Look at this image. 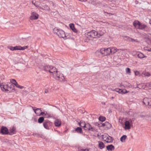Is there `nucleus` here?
<instances>
[{
	"mask_svg": "<svg viewBox=\"0 0 151 151\" xmlns=\"http://www.w3.org/2000/svg\"><path fill=\"white\" fill-rule=\"evenodd\" d=\"M104 33V32L101 31L97 32L93 30L88 32L86 34L85 36L88 40H90L92 39L93 38L99 37L103 35Z\"/></svg>",
	"mask_w": 151,
	"mask_h": 151,
	"instance_id": "f257e3e1",
	"label": "nucleus"
},
{
	"mask_svg": "<svg viewBox=\"0 0 151 151\" xmlns=\"http://www.w3.org/2000/svg\"><path fill=\"white\" fill-rule=\"evenodd\" d=\"M53 31L54 34H56L60 37L64 39H66L68 38L62 29L55 28L53 29Z\"/></svg>",
	"mask_w": 151,
	"mask_h": 151,
	"instance_id": "f03ea898",
	"label": "nucleus"
},
{
	"mask_svg": "<svg viewBox=\"0 0 151 151\" xmlns=\"http://www.w3.org/2000/svg\"><path fill=\"white\" fill-rule=\"evenodd\" d=\"M102 139L103 140L107 143H111L113 140V138L107 134L103 135Z\"/></svg>",
	"mask_w": 151,
	"mask_h": 151,
	"instance_id": "7ed1b4c3",
	"label": "nucleus"
},
{
	"mask_svg": "<svg viewBox=\"0 0 151 151\" xmlns=\"http://www.w3.org/2000/svg\"><path fill=\"white\" fill-rule=\"evenodd\" d=\"M57 71H58V70L55 67L51 66V68H50L49 72L52 74L54 78H58V77L55 74L56 73Z\"/></svg>",
	"mask_w": 151,
	"mask_h": 151,
	"instance_id": "20e7f679",
	"label": "nucleus"
},
{
	"mask_svg": "<svg viewBox=\"0 0 151 151\" xmlns=\"http://www.w3.org/2000/svg\"><path fill=\"white\" fill-rule=\"evenodd\" d=\"M0 87L3 91L7 92L9 91L8 89L9 87L8 84L5 85L3 83H2L0 85Z\"/></svg>",
	"mask_w": 151,
	"mask_h": 151,
	"instance_id": "39448f33",
	"label": "nucleus"
},
{
	"mask_svg": "<svg viewBox=\"0 0 151 151\" xmlns=\"http://www.w3.org/2000/svg\"><path fill=\"white\" fill-rule=\"evenodd\" d=\"M56 76L58 77V78H55L56 80H58L60 81H63L64 79V77L63 74L60 73L59 71H57L55 74Z\"/></svg>",
	"mask_w": 151,
	"mask_h": 151,
	"instance_id": "423d86ee",
	"label": "nucleus"
},
{
	"mask_svg": "<svg viewBox=\"0 0 151 151\" xmlns=\"http://www.w3.org/2000/svg\"><path fill=\"white\" fill-rule=\"evenodd\" d=\"M43 125L45 128L47 129H49L50 128L52 123L49 121H47L44 122Z\"/></svg>",
	"mask_w": 151,
	"mask_h": 151,
	"instance_id": "0eeeda50",
	"label": "nucleus"
},
{
	"mask_svg": "<svg viewBox=\"0 0 151 151\" xmlns=\"http://www.w3.org/2000/svg\"><path fill=\"white\" fill-rule=\"evenodd\" d=\"M84 126V128L85 130H88L92 131L94 130V129L88 123L86 124H85Z\"/></svg>",
	"mask_w": 151,
	"mask_h": 151,
	"instance_id": "6e6552de",
	"label": "nucleus"
},
{
	"mask_svg": "<svg viewBox=\"0 0 151 151\" xmlns=\"http://www.w3.org/2000/svg\"><path fill=\"white\" fill-rule=\"evenodd\" d=\"M39 15L35 12L32 13L30 17V19L32 20L36 19L38 18Z\"/></svg>",
	"mask_w": 151,
	"mask_h": 151,
	"instance_id": "1a4fd4ad",
	"label": "nucleus"
},
{
	"mask_svg": "<svg viewBox=\"0 0 151 151\" xmlns=\"http://www.w3.org/2000/svg\"><path fill=\"white\" fill-rule=\"evenodd\" d=\"M1 130V132L2 134H9V132L8 129L6 127H2Z\"/></svg>",
	"mask_w": 151,
	"mask_h": 151,
	"instance_id": "9d476101",
	"label": "nucleus"
},
{
	"mask_svg": "<svg viewBox=\"0 0 151 151\" xmlns=\"http://www.w3.org/2000/svg\"><path fill=\"white\" fill-rule=\"evenodd\" d=\"M124 128L125 130L129 129L131 128V125L129 121H126L124 122Z\"/></svg>",
	"mask_w": 151,
	"mask_h": 151,
	"instance_id": "9b49d317",
	"label": "nucleus"
},
{
	"mask_svg": "<svg viewBox=\"0 0 151 151\" xmlns=\"http://www.w3.org/2000/svg\"><path fill=\"white\" fill-rule=\"evenodd\" d=\"M34 107H32V108L36 114L38 116H40V114L42 111L41 108H37L35 109L34 108Z\"/></svg>",
	"mask_w": 151,
	"mask_h": 151,
	"instance_id": "f8f14e48",
	"label": "nucleus"
},
{
	"mask_svg": "<svg viewBox=\"0 0 151 151\" xmlns=\"http://www.w3.org/2000/svg\"><path fill=\"white\" fill-rule=\"evenodd\" d=\"M146 37V41L149 44L151 45V34H148Z\"/></svg>",
	"mask_w": 151,
	"mask_h": 151,
	"instance_id": "ddd939ff",
	"label": "nucleus"
},
{
	"mask_svg": "<svg viewBox=\"0 0 151 151\" xmlns=\"http://www.w3.org/2000/svg\"><path fill=\"white\" fill-rule=\"evenodd\" d=\"M146 37V41L149 44L151 45V34H148Z\"/></svg>",
	"mask_w": 151,
	"mask_h": 151,
	"instance_id": "4468645a",
	"label": "nucleus"
},
{
	"mask_svg": "<svg viewBox=\"0 0 151 151\" xmlns=\"http://www.w3.org/2000/svg\"><path fill=\"white\" fill-rule=\"evenodd\" d=\"M150 98H145L143 100V102L146 105H149Z\"/></svg>",
	"mask_w": 151,
	"mask_h": 151,
	"instance_id": "2eb2a0df",
	"label": "nucleus"
},
{
	"mask_svg": "<svg viewBox=\"0 0 151 151\" xmlns=\"http://www.w3.org/2000/svg\"><path fill=\"white\" fill-rule=\"evenodd\" d=\"M61 124V121L59 119H57L55 121V125L56 127H59Z\"/></svg>",
	"mask_w": 151,
	"mask_h": 151,
	"instance_id": "dca6fc26",
	"label": "nucleus"
},
{
	"mask_svg": "<svg viewBox=\"0 0 151 151\" xmlns=\"http://www.w3.org/2000/svg\"><path fill=\"white\" fill-rule=\"evenodd\" d=\"M102 126L104 127H106L109 128L111 127V124L107 122H105L102 124Z\"/></svg>",
	"mask_w": 151,
	"mask_h": 151,
	"instance_id": "f3484780",
	"label": "nucleus"
},
{
	"mask_svg": "<svg viewBox=\"0 0 151 151\" xmlns=\"http://www.w3.org/2000/svg\"><path fill=\"white\" fill-rule=\"evenodd\" d=\"M98 142V147L100 149H102L105 147V145L102 142L99 141Z\"/></svg>",
	"mask_w": 151,
	"mask_h": 151,
	"instance_id": "a211bd4d",
	"label": "nucleus"
},
{
	"mask_svg": "<svg viewBox=\"0 0 151 151\" xmlns=\"http://www.w3.org/2000/svg\"><path fill=\"white\" fill-rule=\"evenodd\" d=\"M69 27L72 30L75 32H77V30L75 29L74 27V25L73 24L71 23L69 24Z\"/></svg>",
	"mask_w": 151,
	"mask_h": 151,
	"instance_id": "6ab92c4d",
	"label": "nucleus"
},
{
	"mask_svg": "<svg viewBox=\"0 0 151 151\" xmlns=\"http://www.w3.org/2000/svg\"><path fill=\"white\" fill-rule=\"evenodd\" d=\"M111 53H114L118 51L119 49H117L115 47H110Z\"/></svg>",
	"mask_w": 151,
	"mask_h": 151,
	"instance_id": "aec40b11",
	"label": "nucleus"
},
{
	"mask_svg": "<svg viewBox=\"0 0 151 151\" xmlns=\"http://www.w3.org/2000/svg\"><path fill=\"white\" fill-rule=\"evenodd\" d=\"M16 129L14 127H12V128L10 129L9 130V133L10 135H12L15 133Z\"/></svg>",
	"mask_w": 151,
	"mask_h": 151,
	"instance_id": "412c9836",
	"label": "nucleus"
},
{
	"mask_svg": "<svg viewBox=\"0 0 151 151\" xmlns=\"http://www.w3.org/2000/svg\"><path fill=\"white\" fill-rule=\"evenodd\" d=\"M140 22L138 21H135L133 23V25L135 27L138 29Z\"/></svg>",
	"mask_w": 151,
	"mask_h": 151,
	"instance_id": "4be33fe9",
	"label": "nucleus"
},
{
	"mask_svg": "<svg viewBox=\"0 0 151 151\" xmlns=\"http://www.w3.org/2000/svg\"><path fill=\"white\" fill-rule=\"evenodd\" d=\"M106 149L108 150L112 151L114 149V147L112 145H108L106 147Z\"/></svg>",
	"mask_w": 151,
	"mask_h": 151,
	"instance_id": "5701e85b",
	"label": "nucleus"
},
{
	"mask_svg": "<svg viewBox=\"0 0 151 151\" xmlns=\"http://www.w3.org/2000/svg\"><path fill=\"white\" fill-rule=\"evenodd\" d=\"M146 27V26L145 25L140 23L138 29H143L145 28Z\"/></svg>",
	"mask_w": 151,
	"mask_h": 151,
	"instance_id": "b1692460",
	"label": "nucleus"
},
{
	"mask_svg": "<svg viewBox=\"0 0 151 151\" xmlns=\"http://www.w3.org/2000/svg\"><path fill=\"white\" fill-rule=\"evenodd\" d=\"M105 51L106 55H109L111 53L110 47L105 48Z\"/></svg>",
	"mask_w": 151,
	"mask_h": 151,
	"instance_id": "393cba45",
	"label": "nucleus"
},
{
	"mask_svg": "<svg viewBox=\"0 0 151 151\" xmlns=\"http://www.w3.org/2000/svg\"><path fill=\"white\" fill-rule=\"evenodd\" d=\"M51 68V66L49 65H46L43 67V68L44 70L46 71L49 72L50 69V68Z\"/></svg>",
	"mask_w": 151,
	"mask_h": 151,
	"instance_id": "a878e982",
	"label": "nucleus"
},
{
	"mask_svg": "<svg viewBox=\"0 0 151 151\" xmlns=\"http://www.w3.org/2000/svg\"><path fill=\"white\" fill-rule=\"evenodd\" d=\"M138 57L140 58H146L147 56L144 55V54L141 52L137 54Z\"/></svg>",
	"mask_w": 151,
	"mask_h": 151,
	"instance_id": "bb28decb",
	"label": "nucleus"
},
{
	"mask_svg": "<svg viewBox=\"0 0 151 151\" xmlns=\"http://www.w3.org/2000/svg\"><path fill=\"white\" fill-rule=\"evenodd\" d=\"M127 137L126 135H123L120 138V141L122 142H125V140Z\"/></svg>",
	"mask_w": 151,
	"mask_h": 151,
	"instance_id": "cd10ccee",
	"label": "nucleus"
},
{
	"mask_svg": "<svg viewBox=\"0 0 151 151\" xmlns=\"http://www.w3.org/2000/svg\"><path fill=\"white\" fill-rule=\"evenodd\" d=\"M105 48H102L100 49V52L102 54H104L106 55V51Z\"/></svg>",
	"mask_w": 151,
	"mask_h": 151,
	"instance_id": "c85d7f7f",
	"label": "nucleus"
},
{
	"mask_svg": "<svg viewBox=\"0 0 151 151\" xmlns=\"http://www.w3.org/2000/svg\"><path fill=\"white\" fill-rule=\"evenodd\" d=\"M10 82L11 83L14 85L15 86H16L17 83L16 81L14 79H10Z\"/></svg>",
	"mask_w": 151,
	"mask_h": 151,
	"instance_id": "c756f323",
	"label": "nucleus"
},
{
	"mask_svg": "<svg viewBox=\"0 0 151 151\" xmlns=\"http://www.w3.org/2000/svg\"><path fill=\"white\" fill-rule=\"evenodd\" d=\"M45 116V117L49 118L52 117V115L48 113L47 112H46Z\"/></svg>",
	"mask_w": 151,
	"mask_h": 151,
	"instance_id": "7c9ffc66",
	"label": "nucleus"
},
{
	"mask_svg": "<svg viewBox=\"0 0 151 151\" xmlns=\"http://www.w3.org/2000/svg\"><path fill=\"white\" fill-rule=\"evenodd\" d=\"M43 7V9L46 11H49L50 9L49 7L47 5H45L42 6Z\"/></svg>",
	"mask_w": 151,
	"mask_h": 151,
	"instance_id": "2f4dec72",
	"label": "nucleus"
},
{
	"mask_svg": "<svg viewBox=\"0 0 151 151\" xmlns=\"http://www.w3.org/2000/svg\"><path fill=\"white\" fill-rule=\"evenodd\" d=\"M44 118L43 117H40L38 119V122L40 123H41L44 121Z\"/></svg>",
	"mask_w": 151,
	"mask_h": 151,
	"instance_id": "473e14b6",
	"label": "nucleus"
},
{
	"mask_svg": "<svg viewBox=\"0 0 151 151\" xmlns=\"http://www.w3.org/2000/svg\"><path fill=\"white\" fill-rule=\"evenodd\" d=\"M127 92H128V91H127L125 89H121L120 92V93L123 94L127 93Z\"/></svg>",
	"mask_w": 151,
	"mask_h": 151,
	"instance_id": "72a5a7b5",
	"label": "nucleus"
},
{
	"mask_svg": "<svg viewBox=\"0 0 151 151\" xmlns=\"http://www.w3.org/2000/svg\"><path fill=\"white\" fill-rule=\"evenodd\" d=\"M75 131L81 133L82 132V130L81 127H77L75 129Z\"/></svg>",
	"mask_w": 151,
	"mask_h": 151,
	"instance_id": "f704fd0d",
	"label": "nucleus"
},
{
	"mask_svg": "<svg viewBox=\"0 0 151 151\" xmlns=\"http://www.w3.org/2000/svg\"><path fill=\"white\" fill-rule=\"evenodd\" d=\"M106 119V118L103 116H100L99 118V120L102 122L104 121Z\"/></svg>",
	"mask_w": 151,
	"mask_h": 151,
	"instance_id": "c9c22d12",
	"label": "nucleus"
},
{
	"mask_svg": "<svg viewBox=\"0 0 151 151\" xmlns=\"http://www.w3.org/2000/svg\"><path fill=\"white\" fill-rule=\"evenodd\" d=\"M78 123L81 127H83V128L84 127V125L86 124L85 122H80Z\"/></svg>",
	"mask_w": 151,
	"mask_h": 151,
	"instance_id": "e433bc0d",
	"label": "nucleus"
},
{
	"mask_svg": "<svg viewBox=\"0 0 151 151\" xmlns=\"http://www.w3.org/2000/svg\"><path fill=\"white\" fill-rule=\"evenodd\" d=\"M125 71L127 74H130L131 71L129 68H126L125 69Z\"/></svg>",
	"mask_w": 151,
	"mask_h": 151,
	"instance_id": "4c0bfd02",
	"label": "nucleus"
},
{
	"mask_svg": "<svg viewBox=\"0 0 151 151\" xmlns=\"http://www.w3.org/2000/svg\"><path fill=\"white\" fill-rule=\"evenodd\" d=\"M120 90H121V89L116 88L114 89L112 91H115L116 92H118L119 93H120Z\"/></svg>",
	"mask_w": 151,
	"mask_h": 151,
	"instance_id": "58836bf2",
	"label": "nucleus"
},
{
	"mask_svg": "<svg viewBox=\"0 0 151 151\" xmlns=\"http://www.w3.org/2000/svg\"><path fill=\"white\" fill-rule=\"evenodd\" d=\"M20 50H24L25 49H26L27 47V46H24L23 47H21V46H20Z\"/></svg>",
	"mask_w": 151,
	"mask_h": 151,
	"instance_id": "ea45409f",
	"label": "nucleus"
},
{
	"mask_svg": "<svg viewBox=\"0 0 151 151\" xmlns=\"http://www.w3.org/2000/svg\"><path fill=\"white\" fill-rule=\"evenodd\" d=\"M143 74L145 76H149L150 75V74L149 73L146 72L143 73Z\"/></svg>",
	"mask_w": 151,
	"mask_h": 151,
	"instance_id": "a19ab883",
	"label": "nucleus"
},
{
	"mask_svg": "<svg viewBox=\"0 0 151 151\" xmlns=\"http://www.w3.org/2000/svg\"><path fill=\"white\" fill-rule=\"evenodd\" d=\"M15 86H16L17 87L19 88L20 89H23L24 88V87L23 86H20L18 84V83Z\"/></svg>",
	"mask_w": 151,
	"mask_h": 151,
	"instance_id": "79ce46f5",
	"label": "nucleus"
},
{
	"mask_svg": "<svg viewBox=\"0 0 151 151\" xmlns=\"http://www.w3.org/2000/svg\"><path fill=\"white\" fill-rule=\"evenodd\" d=\"M20 46H16L14 47V48L15 50H20Z\"/></svg>",
	"mask_w": 151,
	"mask_h": 151,
	"instance_id": "37998d69",
	"label": "nucleus"
},
{
	"mask_svg": "<svg viewBox=\"0 0 151 151\" xmlns=\"http://www.w3.org/2000/svg\"><path fill=\"white\" fill-rule=\"evenodd\" d=\"M7 84H9V88H12V87L13 86V84H12V83H8Z\"/></svg>",
	"mask_w": 151,
	"mask_h": 151,
	"instance_id": "c03bdc74",
	"label": "nucleus"
},
{
	"mask_svg": "<svg viewBox=\"0 0 151 151\" xmlns=\"http://www.w3.org/2000/svg\"><path fill=\"white\" fill-rule=\"evenodd\" d=\"M8 48L12 51L14 50V47H12V46H10L9 47H8Z\"/></svg>",
	"mask_w": 151,
	"mask_h": 151,
	"instance_id": "a18cd8bd",
	"label": "nucleus"
},
{
	"mask_svg": "<svg viewBox=\"0 0 151 151\" xmlns=\"http://www.w3.org/2000/svg\"><path fill=\"white\" fill-rule=\"evenodd\" d=\"M78 151H88V150L87 149H81L78 150Z\"/></svg>",
	"mask_w": 151,
	"mask_h": 151,
	"instance_id": "49530a36",
	"label": "nucleus"
},
{
	"mask_svg": "<svg viewBox=\"0 0 151 151\" xmlns=\"http://www.w3.org/2000/svg\"><path fill=\"white\" fill-rule=\"evenodd\" d=\"M129 41H130L131 40L132 38L131 37H130L128 36H125V37Z\"/></svg>",
	"mask_w": 151,
	"mask_h": 151,
	"instance_id": "de8ad7c7",
	"label": "nucleus"
},
{
	"mask_svg": "<svg viewBox=\"0 0 151 151\" xmlns=\"http://www.w3.org/2000/svg\"><path fill=\"white\" fill-rule=\"evenodd\" d=\"M46 112H41L40 114V116H43V115H45V114Z\"/></svg>",
	"mask_w": 151,
	"mask_h": 151,
	"instance_id": "09e8293b",
	"label": "nucleus"
},
{
	"mask_svg": "<svg viewBox=\"0 0 151 151\" xmlns=\"http://www.w3.org/2000/svg\"><path fill=\"white\" fill-rule=\"evenodd\" d=\"M36 1H32V4H34L35 6H38V5H36V4H35V3H36Z\"/></svg>",
	"mask_w": 151,
	"mask_h": 151,
	"instance_id": "8fccbe9b",
	"label": "nucleus"
},
{
	"mask_svg": "<svg viewBox=\"0 0 151 151\" xmlns=\"http://www.w3.org/2000/svg\"><path fill=\"white\" fill-rule=\"evenodd\" d=\"M139 74V72L138 71H135V76H138Z\"/></svg>",
	"mask_w": 151,
	"mask_h": 151,
	"instance_id": "3c124183",
	"label": "nucleus"
},
{
	"mask_svg": "<svg viewBox=\"0 0 151 151\" xmlns=\"http://www.w3.org/2000/svg\"><path fill=\"white\" fill-rule=\"evenodd\" d=\"M145 50H147L149 51H150L151 50V48L148 49L147 47H145Z\"/></svg>",
	"mask_w": 151,
	"mask_h": 151,
	"instance_id": "603ef678",
	"label": "nucleus"
},
{
	"mask_svg": "<svg viewBox=\"0 0 151 151\" xmlns=\"http://www.w3.org/2000/svg\"><path fill=\"white\" fill-rule=\"evenodd\" d=\"M48 91L47 89H44V92L45 93H48Z\"/></svg>",
	"mask_w": 151,
	"mask_h": 151,
	"instance_id": "864d4df0",
	"label": "nucleus"
},
{
	"mask_svg": "<svg viewBox=\"0 0 151 151\" xmlns=\"http://www.w3.org/2000/svg\"><path fill=\"white\" fill-rule=\"evenodd\" d=\"M1 79H4L5 78V77L3 75H1Z\"/></svg>",
	"mask_w": 151,
	"mask_h": 151,
	"instance_id": "5fc2aeb1",
	"label": "nucleus"
},
{
	"mask_svg": "<svg viewBox=\"0 0 151 151\" xmlns=\"http://www.w3.org/2000/svg\"><path fill=\"white\" fill-rule=\"evenodd\" d=\"M149 106H151V98H150Z\"/></svg>",
	"mask_w": 151,
	"mask_h": 151,
	"instance_id": "6e6d98bb",
	"label": "nucleus"
},
{
	"mask_svg": "<svg viewBox=\"0 0 151 151\" xmlns=\"http://www.w3.org/2000/svg\"><path fill=\"white\" fill-rule=\"evenodd\" d=\"M37 7H38L39 9H43V8L41 6H36Z\"/></svg>",
	"mask_w": 151,
	"mask_h": 151,
	"instance_id": "4d7b16f0",
	"label": "nucleus"
},
{
	"mask_svg": "<svg viewBox=\"0 0 151 151\" xmlns=\"http://www.w3.org/2000/svg\"><path fill=\"white\" fill-rule=\"evenodd\" d=\"M139 42L137 40H135L134 39V41H133V42Z\"/></svg>",
	"mask_w": 151,
	"mask_h": 151,
	"instance_id": "13d9d810",
	"label": "nucleus"
},
{
	"mask_svg": "<svg viewBox=\"0 0 151 151\" xmlns=\"http://www.w3.org/2000/svg\"><path fill=\"white\" fill-rule=\"evenodd\" d=\"M133 41H134V39H133L132 38L131 40V42H133Z\"/></svg>",
	"mask_w": 151,
	"mask_h": 151,
	"instance_id": "bf43d9fd",
	"label": "nucleus"
},
{
	"mask_svg": "<svg viewBox=\"0 0 151 151\" xmlns=\"http://www.w3.org/2000/svg\"><path fill=\"white\" fill-rule=\"evenodd\" d=\"M150 24H151V20H150Z\"/></svg>",
	"mask_w": 151,
	"mask_h": 151,
	"instance_id": "052dcab7",
	"label": "nucleus"
},
{
	"mask_svg": "<svg viewBox=\"0 0 151 151\" xmlns=\"http://www.w3.org/2000/svg\"><path fill=\"white\" fill-rule=\"evenodd\" d=\"M102 104H105V103H103Z\"/></svg>",
	"mask_w": 151,
	"mask_h": 151,
	"instance_id": "680f3d73",
	"label": "nucleus"
},
{
	"mask_svg": "<svg viewBox=\"0 0 151 151\" xmlns=\"http://www.w3.org/2000/svg\"><path fill=\"white\" fill-rule=\"evenodd\" d=\"M150 86H151V83L150 84Z\"/></svg>",
	"mask_w": 151,
	"mask_h": 151,
	"instance_id": "e2e57ef3",
	"label": "nucleus"
},
{
	"mask_svg": "<svg viewBox=\"0 0 151 151\" xmlns=\"http://www.w3.org/2000/svg\"><path fill=\"white\" fill-rule=\"evenodd\" d=\"M111 98L113 99V98H114V97H111Z\"/></svg>",
	"mask_w": 151,
	"mask_h": 151,
	"instance_id": "0e129e2a",
	"label": "nucleus"
}]
</instances>
